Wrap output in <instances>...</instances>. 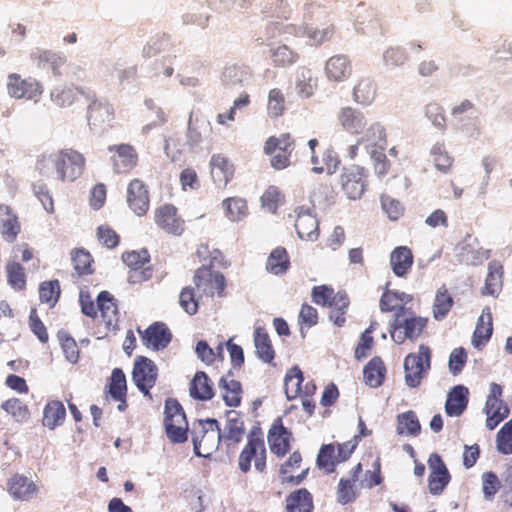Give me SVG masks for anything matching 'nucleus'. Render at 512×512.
I'll list each match as a JSON object with an SVG mask.
<instances>
[{
    "label": "nucleus",
    "mask_w": 512,
    "mask_h": 512,
    "mask_svg": "<svg viewBox=\"0 0 512 512\" xmlns=\"http://www.w3.org/2000/svg\"><path fill=\"white\" fill-rule=\"evenodd\" d=\"M386 374V367L380 357L372 358L364 367V382L372 387L377 388L382 385Z\"/></svg>",
    "instance_id": "obj_38"
},
{
    "label": "nucleus",
    "mask_w": 512,
    "mask_h": 512,
    "mask_svg": "<svg viewBox=\"0 0 512 512\" xmlns=\"http://www.w3.org/2000/svg\"><path fill=\"white\" fill-rule=\"evenodd\" d=\"M108 151L111 153L113 171L117 174H127L138 164V153L130 144L111 145Z\"/></svg>",
    "instance_id": "obj_15"
},
{
    "label": "nucleus",
    "mask_w": 512,
    "mask_h": 512,
    "mask_svg": "<svg viewBox=\"0 0 512 512\" xmlns=\"http://www.w3.org/2000/svg\"><path fill=\"white\" fill-rule=\"evenodd\" d=\"M274 66L287 67L297 62L299 55L287 45H280L270 50Z\"/></svg>",
    "instance_id": "obj_55"
},
{
    "label": "nucleus",
    "mask_w": 512,
    "mask_h": 512,
    "mask_svg": "<svg viewBox=\"0 0 512 512\" xmlns=\"http://www.w3.org/2000/svg\"><path fill=\"white\" fill-rule=\"evenodd\" d=\"M97 307L107 328L116 329L119 324V311L114 297L108 291H102L97 297Z\"/></svg>",
    "instance_id": "obj_22"
},
{
    "label": "nucleus",
    "mask_w": 512,
    "mask_h": 512,
    "mask_svg": "<svg viewBox=\"0 0 512 512\" xmlns=\"http://www.w3.org/2000/svg\"><path fill=\"white\" fill-rule=\"evenodd\" d=\"M189 391L191 397L196 400L206 401L214 396L213 383L203 371L196 372L190 383Z\"/></svg>",
    "instance_id": "obj_30"
},
{
    "label": "nucleus",
    "mask_w": 512,
    "mask_h": 512,
    "mask_svg": "<svg viewBox=\"0 0 512 512\" xmlns=\"http://www.w3.org/2000/svg\"><path fill=\"white\" fill-rule=\"evenodd\" d=\"M254 345L257 357L264 363H272L275 358V350L267 330L257 327L254 330Z\"/></svg>",
    "instance_id": "obj_29"
},
{
    "label": "nucleus",
    "mask_w": 512,
    "mask_h": 512,
    "mask_svg": "<svg viewBox=\"0 0 512 512\" xmlns=\"http://www.w3.org/2000/svg\"><path fill=\"white\" fill-rule=\"evenodd\" d=\"M302 462V455L299 451H294L289 458L280 466L279 474L281 482L300 484L307 476L309 469H304L299 475H292V472L298 469Z\"/></svg>",
    "instance_id": "obj_28"
},
{
    "label": "nucleus",
    "mask_w": 512,
    "mask_h": 512,
    "mask_svg": "<svg viewBox=\"0 0 512 512\" xmlns=\"http://www.w3.org/2000/svg\"><path fill=\"white\" fill-rule=\"evenodd\" d=\"M49 165L53 166L60 181L73 182L84 173L86 159L79 151L64 148L49 155H42L36 164L41 174L48 173Z\"/></svg>",
    "instance_id": "obj_1"
},
{
    "label": "nucleus",
    "mask_w": 512,
    "mask_h": 512,
    "mask_svg": "<svg viewBox=\"0 0 512 512\" xmlns=\"http://www.w3.org/2000/svg\"><path fill=\"white\" fill-rule=\"evenodd\" d=\"M1 407L18 422L26 421L30 417L27 405L18 398L6 400L2 403Z\"/></svg>",
    "instance_id": "obj_59"
},
{
    "label": "nucleus",
    "mask_w": 512,
    "mask_h": 512,
    "mask_svg": "<svg viewBox=\"0 0 512 512\" xmlns=\"http://www.w3.org/2000/svg\"><path fill=\"white\" fill-rule=\"evenodd\" d=\"M487 275L481 294L484 296L498 297L504 283V267L500 261L492 260L488 263Z\"/></svg>",
    "instance_id": "obj_20"
},
{
    "label": "nucleus",
    "mask_w": 512,
    "mask_h": 512,
    "mask_svg": "<svg viewBox=\"0 0 512 512\" xmlns=\"http://www.w3.org/2000/svg\"><path fill=\"white\" fill-rule=\"evenodd\" d=\"M410 301V295L404 292L386 290L381 296L379 306L382 312L395 311L396 313H400L402 311L409 310L405 308V304H407Z\"/></svg>",
    "instance_id": "obj_32"
},
{
    "label": "nucleus",
    "mask_w": 512,
    "mask_h": 512,
    "mask_svg": "<svg viewBox=\"0 0 512 512\" xmlns=\"http://www.w3.org/2000/svg\"><path fill=\"white\" fill-rule=\"evenodd\" d=\"M154 221L160 229L174 236H180L185 230V222L172 204L157 207L154 212Z\"/></svg>",
    "instance_id": "obj_16"
},
{
    "label": "nucleus",
    "mask_w": 512,
    "mask_h": 512,
    "mask_svg": "<svg viewBox=\"0 0 512 512\" xmlns=\"http://www.w3.org/2000/svg\"><path fill=\"white\" fill-rule=\"evenodd\" d=\"M304 34L309 38L312 45L319 46L330 41L335 34V27L332 23L326 24L323 28L306 27Z\"/></svg>",
    "instance_id": "obj_61"
},
{
    "label": "nucleus",
    "mask_w": 512,
    "mask_h": 512,
    "mask_svg": "<svg viewBox=\"0 0 512 512\" xmlns=\"http://www.w3.org/2000/svg\"><path fill=\"white\" fill-rule=\"evenodd\" d=\"M113 107L107 103L93 99L88 106V121L91 125L100 126L113 118Z\"/></svg>",
    "instance_id": "obj_39"
},
{
    "label": "nucleus",
    "mask_w": 512,
    "mask_h": 512,
    "mask_svg": "<svg viewBox=\"0 0 512 512\" xmlns=\"http://www.w3.org/2000/svg\"><path fill=\"white\" fill-rule=\"evenodd\" d=\"M252 463L259 473H265L267 470V450L260 428L250 430L247 436V442L239 454L238 466L241 472L248 473L251 470Z\"/></svg>",
    "instance_id": "obj_3"
},
{
    "label": "nucleus",
    "mask_w": 512,
    "mask_h": 512,
    "mask_svg": "<svg viewBox=\"0 0 512 512\" xmlns=\"http://www.w3.org/2000/svg\"><path fill=\"white\" fill-rule=\"evenodd\" d=\"M431 366V350L427 345L421 344L417 353H410L405 357V383L411 388L420 385Z\"/></svg>",
    "instance_id": "obj_8"
},
{
    "label": "nucleus",
    "mask_w": 512,
    "mask_h": 512,
    "mask_svg": "<svg viewBox=\"0 0 512 512\" xmlns=\"http://www.w3.org/2000/svg\"><path fill=\"white\" fill-rule=\"evenodd\" d=\"M222 440V434L217 420H213L208 428L207 435L202 439L200 450H194L195 454L202 457H208L213 451L217 450Z\"/></svg>",
    "instance_id": "obj_40"
},
{
    "label": "nucleus",
    "mask_w": 512,
    "mask_h": 512,
    "mask_svg": "<svg viewBox=\"0 0 512 512\" xmlns=\"http://www.w3.org/2000/svg\"><path fill=\"white\" fill-rule=\"evenodd\" d=\"M339 463H341V461L337 459L335 444L330 443L322 445L317 455L318 467L324 469L327 473H332Z\"/></svg>",
    "instance_id": "obj_47"
},
{
    "label": "nucleus",
    "mask_w": 512,
    "mask_h": 512,
    "mask_svg": "<svg viewBox=\"0 0 512 512\" xmlns=\"http://www.w3.org/2000/svg\"><path fill=\"white\" fill-rule=\"evenodd\" d=\"M427 318L416 316L410 309L395 313L391 324V338L397 344H403L407 339L416 340L427 326Z\"/></svg>",
    "instance_id": "obj_4"
},
{
    "label": "nucleus",
    "mask_w": 512,
    "mask_h": 512,
    "mask_svg": "<svg viewBox=\"0 0 512 512\" xmlns=\"http://www.w3.org/2000/svg\"><path fill=\"white\" fill-rule=\"evenodd\" d=\"M497 449L502 454L512 453V418L497 433Z\"/></svg>",
    "instance_id": "obj_64"
},
{
    "label": "nucleus",
    "mask_w": 512,
    "mask_h": 512,
    "mask_svg": "<svg viewBox=\"0 0 512 512\" xmlns=\"http://www.w3.org/2000/svg\"><path fill=\"white\" fill-rule=\"evenodd\" d=\"M267 440L271 453L278 458H283L290 451L293 435L284 426L281 417H277L272 422L268 430Z\"/></svg>",
    "instance_id": "obj_13"
},
{
    "label": "nucleus",
    "mask_w": 512,
    "mask_h": 512,
    "mask_svg": "<svg viewBox=\"0 0 512 512\" xmlns=\"http://www.w3.org/2000/svg\"><path fill=\"white\" fill-rule=\"evenodd\" d=\"M7 90L11 97L17 99L37 100L43 90L38 81L33 78L23 79L19 74H9L7 80Z\"/></svg>",
    "instance_id": "obj_17"
},
{
    "label": "nucleus",
    "mask_w": 512,
    "mask_h": 512,
    "mask_svg": "<svg viewBox=\"0 0 512 512\" xmlns=\"http://www.w3.org/2000/svg\"><path fill=\"white\" fill-rule=\"evenodd\" d=\"M368 177V170L362 166L345 167L340 175L341 189L349 199H360L367 189Z\"/></svg>",
    "instance_id": "obj_9"
},
{
    "label": "nucleus",
    "mask_w": 512,
    "mask_h": 512,
    "mask_svg": "<svg viewBox=\"0 0 512 512\" xmlns=\"http://www.w3.org/2000/svg\"><path fill=\"white\" fill-rule=\"evenodd\" d=\"M431 157L435 167L441 172H447L452 164L453 158L446 150L444 142H437L431 149Z\"/></svg>",
    "instance_id": "obj_57"
},
{
    "label": "nucleus",
    "mask_w": 512,
    "mask_h": 512,
    "mask_svg": "<svg viewBox=\"0 0 512 512\" xmlns=\"http://www.w3.org/2000/svg\"><path fill=\"white\" fill-rule=\"evenodd\" d=\"M74 270L78 276L90 275L93 273L94 262L91 254L83 248L75 249L71 253Z\"/></svg>",
    "instance_id": "obj_52"
},
{
    "label": "nucleus",
    "mask_w": 512,
    "mask_h": 512,
    "mask_svg": "<svg viewBox=\"0 0 512 512\" xmlns=\"http://www.w3.org/2000/svg\"><path fill=\"white\" fill-rule=\"evenodd\" d=\"M66 417V409L61 401L53 400L45 405L42 423L49 429L61 425Z\"/></svg>",
    "instance_id": "obj_41"
},
{
    "label": "nucleus",
    "mask_w": 512,
    "mask_h": 512,
    "mask_svg": "<svg viewBox=\"0 0 512 512\" xmlns=\"http://www.w3.org/2000/svg\"><path fill=\"white\" fill-rule=\"evenodd\" d=\"M290 257L287 250L278 246L271 251L266 261V270L273 275H283L290 268Z\"/></svg>",
    "instance_id": "obj_35"
},
{
    "label": "nucleus",
    "mask_w": 512,
    "mask_h": 512,
    "mask_svg": "<svg viewBox=\"0 0 512 512\" xmlns=\"http://www.w3.org/2000/svg\"><path fill=\"white\" fill-rule=\"evenodd\" d=\"M312 171L316 174H333L337 170L340 160L338 155L332 149H327L319 158L316 153L311 155Z\"/></svg>",
    "instance_id": "obj_34"
},
{
    "label": "nucleus",
    "mask_w": 512,
    "mask_h": 512,
    "mask_svg": "<svg viewBox=\"0 0 512 512\" xmlns=\"http://www.w3.org/2000/svg\"><path fill=\"white\" fill-rule=\"evenodd\" d=\"M421 425L413 411H407L397 416V433L400 435L416 436L420 433Z\"/></svg>",
    "instance_id": "obj_50"
},
{
    "label": "nucleus",
    "mask_w": 512,
    "mask_h": 512,
    "mask_svg": "<svg viewBox=\"0 0 512 512\" xmlns=\"http://www.w3.org/2000/svg\"><path fill=\"white\" fill-rule=\"evenodd\" d=\"M430 470L428 476V489L432 495H440L451 481V475L441 456L432 453L428 458Z\"/></svg>",
    "instance_id": "obj_14"
},
{
    "label": "nucleus",
    "mask_w": 512,
    "mask_h": 512,
    "mask_svg": "<svg viewBox=\"0 0 512 512\" xmlns=\"http://www.w3.org/2000/svg\"><path fill=\"white\" fill-rule=\"evenodd\" d=\"M164 426L168 438L174 443H183L188 439V423L185 412L179 402L168 399L165 402Z\"/></svg>",
    "instance_id": "obj_7"
},
{
    "label": "nucleus",
    "mask_w": 512,
    "mask_h": 512,
    "mask_svg": "<svg viewBox=\"0 0 512 512\" xmlns=\"http://www.w3.org/2000/svg\"><path fill=\"white\" fill-rule=\"evenodd\" d=\"M453 306V298L449 294L445 285L441 286L435 296L433 304V316L436 320H442L446 317Z\"/></svg>",
    "instance_id": "obj_49"
},
{
    "label": "nucleus",
    "mask_w": 512,
    "mask_h": 512,
    "mask_svg": "<svg viewBox=\"0 0 512 512\" xmlns=\"http://www.w3.org/2000/svg\"><path fill=\"white\" fill-rule=\"evenodd\" d=\"M108 393L114 400H123L127 397L126 376L122 369L114 368L108 384Z\"/></svg>",
    "instance_id": "obj_48"
},
{
    "label": "nucleus",
    "mask_w": 512,
    "mask_h": 512,
    "mask_svg": "<svg viewBox=\"0 0 512 512\" xmlns=\"http://www.w3.org/2000/svg\"><path fill=\"white\" fill-rule=\"evenodd\" d=\"M485 412L487 415L486 427L489 430L495 429L509 415V408L503 402H497L493 407L489 403H485Z\"/></svg>",
    "instance_id": "obj_53"
},
{
    "label": "nucleus",
    "mask_w": 512,
    "mask_h": 512,
    "mask_svg": "<svg viewBox=\"0 0 512 512\" xmlns=\"http://www.w3.org/2000/svg\"><path fill=\"white\" fill-rule=\"evenodd\" d=\"M285 111V97L282 91L278 88H273L269 91L267 113L271 118H278L283 115Z\"/></svg>",
    "instance_id": "obj_62"
},
{
    "label": "nucleus",
    "mask_w": 512,
    "mask_h": 512,
    "mask_svg": "<svg viewBox=\"0 0 512 512\" xmlns=\"http://www.w3.org/2000/svg\"><path fill=\"white\" fill-rule=\"evenodd\" d=\"M337 120L347 133L362 134V140L381 141L385 138L383 126L377 122L369 123L366 115L356 108H341L337 114Z\"/></svg>",
    "instance_id": "obj_2"
},
{
    "label": "nucleus",
    "mask_w": 512,
    "mask_h": 512,
    "mask_svg": "<svg viewBox=\"0 0 512 512\" xmlns=\"http://www.w3.org/2000/svg\"><path fill=\"white\" fill-rule=\"evenodd\" d=\"M219 389L224 403L229 407H238L242 401V385L235 380L231 373L224 375L219 380Z\"/></svg>",
    "instance_id": "obj_24"
},
{
    "label": "nucleus",
    "mask_w": 512,
    "mask_h": 512,
    "mask_svg": "<svg viewBox=\"0 0 512 512\" xmlns=\"http://www.w3.org/2000/svg\"><path fill=\"white\" fill-rule=\"evenodd\" d=\"M158 378V367L149 358L145 356H138L135 359L132 380L136 387L151 399L150 390L155 386Z\"/></svg>",
    "instance_id": "obj_10"
},
{
    "label": "nucleus",
    "mask_w": 512,
    "mask_h": 512,
    "mask_svg": "<svg viewBox=\"0 0 512 512\" xmlns=\"http://www.w3.org/2000/svg\"><path fill=\"white\" fill-rule=\"evenodd\" d=\"M245 434L244 422L238 418H229L225 425L224 434H222V439L226 441H232L234 443H239Z\"/></svg>",
    "instance_id": "obj_63"
},
{
    "label": "nucleus",
    "mask_w": 512,
    "mask_h": 512,
    "mask_svg": "<svg viewBox=\"0 0 512 512\" xmlns=\"http://www.w3.org/2000/svg\"><path fill=\"white\" fill-rule=\"evenodd\" d=\"M122 260L130 268L128 276L130 283H142L152 277V268L145 267L150 262V255L146 249L125 252L122 254Z\"/></svg>",
    "instance_id": "obj_11"
},
{
    "label": "nucleus",
    "mask_w": 512,
    "mask_h": 512,
    "mask_svg": "<svg viewBox=\"0 0 512 512\" xmlns=\"http://www.w3.org/2000/svg\"><path fill=\"white\" fill-rule=\"evenodd\" d=\"M126 201L128 207L138 216H144L150 207V195L147 185L140 179L131 180L127 186Z\"/></svg>",
    "instance_id": "obj_18"
},
{
    "label": "nucleus",
    "mask_w": 512,
    "mask_h": 512,
    "mask_svg": "<svg viewBox=\"0 0 512 512\" xmlns=\"http://www.w3.org/2000/svg\"><path fill=\"white\" fill-rule=\"evenodd\" d=\"M7 283L14 291H24L27 285L25 268L17 261L11 260L5 266Z\"/></svg>",
    "instance_id": "obj_42"
},
{
    "label": "nucleus",
    "mask_w": 512,
    "mask_h": 512,
    "mask_svg": "<svg viewBox=\"0 0 512 512\" xmlns=\"http://www.w3.org/2000/svg\"><path fill=\"white\" fill-rule=\"evenodd\" d=\"M226 217L231 221H240L248 214V206L245 199L240 197L226 198L222 202Z\"/></svg>",
    "instance_id": "obj_46"
},
{
    "label": "nucleus",
    "mask_w": 512,
    "mask_h": 512,
    "mask_svg": "<svg viewBox=\"0 0 512 512\" xmlns=\"http://www.w3.org/2000/svg\"><path fill=\"white\" fill-rule=\"evenodd\" d=\"M193 283L200 297H223L226 288L225 276L203 264L193 274Z\"/></svg>",
    "instance_id": "obj_6"
},
{
    "label": "nucleus",
    "mask_w": 512,
    "mask_h": 512,
    "mask_svg": "<svg viewBox=\"0 0 512 512\" xmlns=\"http://www.w3.org/2000/svg\"><path fill=\"white\" fill-rule=\"evenodd\" d=\"M468 388L463 385L454 386L448 393L445 412L450 417L460 416L468 405Z\"/></svg>",
    "instance_id": "obj_27"
},
{
    "label": "nucleus",
    "mask_w": 512,
    "mask_h": 512,
    "mask_svg": "<svg viewBox=\"0 0 512 512\" xmlns=\"http://www.w3.org/2000/svg\"><path fill=\"white\" fill-rule=\"evenodd\" d=\"M8 491L14 499L27 500L36 493V485L23 475L16 474L8 482Z\"/></svg>",
    "instance_id": "obj_33"
},
{
    "label": "nucleus",
    "mask_w": 512,
    "mask_h": 512,
    "mask_svg": "<svg viewBox=\"0 0 512 512\" xmlns=\"http://www.w3.org/2000/svg\"><path fill=\"white\" fill-rule=\"evenodd\" d=\"M21 232L18 216L9 205H0V234L9 243L14 242Z\"/></svg>",
    "instance_id": "obj_23"
},
{
    "label": "nucleus",
    "mask_w": 512,
    "mask_h": 512,
    "mask_svg": "<svg viewBox=\"0 0 512 512\" xmlns=\"http://www.w3.org/2000/svg\"><path fill=\"white\" fill-rule=\"evenodd\" d=\"M414 263L412 250L407 246H398L390 254V265L397 277H405Z\"/></svg>",
    "instance_id": "obj_26"
},
{
    "label": "nucleus",
    "mask_w": 512,
    "mask_h": 512,
    "mask_svg": "<svg viewBox=\"0 0 512 512\" xmlns=\"http://www.w3.org/2000/svg\"><path fill=\"white\" fill-rule=\"evenodd\" d=\"M83 93V90L78 87H63L52 91L51 99L57 106L67 107L75 102L79 94Z\"/></svg>",
    "instance_id": "obj_58"
},
{
    "label": "nucleus",
    "mask_w": 512,
    "mask_h": 512,
    "mask_svg": "<svg viewBox=\"0 0 512 512\" xmlns=\"http://www.w3.org/2000/svg\"><path fill=\"white\" fill-rule=\"evenodd\" d=\"M142 344L153 351L164 350L172 340V332L164 322H154L146 329L137 328Z\"/></svg>",
    "instance_id": "obj_12"
},
{
    "label": "nucleus",
    "mask_w": 512,
    "mask_h": 512,
    "mask_svg": "<svg viewBox=\"0 0 512 512\" xmlns=\"http://www.w3.org/2000/svg\"><path fill=\"white\" fill-rule=\"evenodd\" d=\"M248 67L237 63L227 65L222 72V83L226 87L242 85L248 76Z\"/></svg>",
    "instance_id": "obj_45"
},
{
    "label": "nucleus",
    "mask_w": 512,
    "mask_h": 512,
    "mask_svg": "<svg viewBox=\"0 0 512 512\" xmlns=\"http://www.w3.org/2000/svg\"><path fill=\"white\" fill-rule=\"evenodd\" d=\"M298 236L305 240H316L319 236L318 219L309 209L299 208L295 220Z\"/></svg>",
    "instance_id": "obj_21"
},
{
    "label": "nucleus",
    "mask_w": 512,
    "mask_h": 512,
    "mask_svg": "<svg viewBox=\"0 0 512 512\" xmlns=\"http://www.w3.org/2000/svg\"><path fill=\"white\" fill-rule=\"evenodd\" d=\"M196 255L200 261L208 262L206 265L211 269L215 266L227 267L229 265L224 254L219 249L211 248L208 243H201L197 247Z\"/></svg>",
    "instance_id": "obj_44"
},
{
    "label": "nucleus",
    "mask_w": 512,
    "mask_h": 512,
    "mask_svg": "<svg viewBox=\"0 0 512 512\" xmlns=\"http://www.w3.org/2000/svg\"><path fill=\"white\" fill-rule=\"evenodd\" d=\"M325 71L328 78L335 81H343L351 74V64L344 55H336L326 62Z\"/></svg>",
    "instance_id": "obj_36"
},
{
    "label": "nucleus",
    "mask_w": 512,
    "mask_h": 512,
    "mask_svg": "<svg viewBox=\"0 0 512 512\" xmlns=\"http://www.w3.org/2000/svg\"><path fill=\"white\" fill-rule=\"evenodd\" d=\"M60 284L57 279L44 281L39 287V297L42 303L54 306L60 297Z\"/></svg>",
    "instance_id": "obj_60"
},
{
    "label": "nucleus",
    "mask_w": 512,
    "mask_h": 512,
    "mask_svg": "<svg viewBox=\"0 0 512 512\" xmlns=\"http://www.w3.org/2000/svg\"><path fill=\"white\" fill-rule=\"evenodd\" d=\"M200 294L196 295L195 288L185 286L179 293V305L188 314L195 315L199 310Z\"/></svg>",
    "instance_id": "obj_56"
},
{
    "label": "nucleus",
    "mask_w": 512,
    "mask_h": 512,
    "mask_svg": "<svg viewBox=\"0 0 512 512\" xmlns=\"http://www.w3.org/2000/svg\"><path fill=\"white\" fill-rule=\"evenodd\" d=\"M376 91V85L373 80L369 78L361 79L354 87V100L361 104H369L375 99Z\"/></svg>",
    "instance_id": "obj_54"
},
{
    "label": "nucleus",
    "mask_w": 512,
    "mask_h": 512,
    "mask_svg": "<svg viewBox=\"0 0 512 512\" xmlns=\"http://www.w3.org/2000/svg\"><path fill=\"white\" fill-rule=\"evenodd\" d=\"M210 165L213 181L219 187L225 188L234 176L233 164L228 158L215 154L211 158Z\"/></svg>",
    "instance_id": "obj_25"
},
{
    "label": "nucleus",
    "mask_w": 512,
    "mask_h": 512,
    "mask_svg": "<svg viewBox=\"0 0 512 512\" xmlns=\"http://www.w3.org/2000/svg\"><path fill=\"white\" fill-rule=\"evenodd\" d=\"M295 139L290 133L270 136L264 143V154L271 156L270 164L276 170H283L291 165V156L295 150Z\"/></svg>",
    "instance_id": "obj_5"
},
{
    "label": "nucleus",
    "mask_w": 512,
    "mask_h": 512,
    "mask_svg": "<svg viewBox=\"0 0 512 512\" xmlns=\"http://www.w3.org/2000/svg\"><path fill=\"white\" fill-rule=\"evenodd\" d=\"M313 508L312 494L305 488L293 491L286 498L287 512H312Z\"/></svg>",
    "instance_id": "obj_31"
},
{
    "label": "nucleus",
    "mask_w": 512,
    "mask_h": 512,
    "mask_svg": "<svg viewBox=\"0 0 512 512\" xmlns=\"http://www.w3.org/2000/svg\"><path fill=\"white\" fill-rule=\"evenodd\" d=\"M487 322H484V316H480L478 319L476 328L473 333L472 343L476 348H480L485 345L492 336L493 326H492V317L489 312V308H487Z\"/></svg>",
    "instance_id": "obj_51"
},
{
    "label": "nucleus",
    "mask_w": 512,
    "mask_h": 512,
    "mask_svg": "<svg viewBox=\"0 0 512 512\" xmlns=\"http://www.w3.org/2000/svg\"><path fill=\"white\" fill-rule=\"evenodd\" d=\"M304 377L298 366L290 368L284 378L285 394L289 400L299 396H312L316 391V385L310 381L302 386Z\"/></svg>",
    "instance_id": "obj_19"
},
{
    "label": "nucleus",
    "mask_w": 512,
    "mask_h": 512,
    "mask_svg": "<svg viewBox=\"0 0 512 512\" xmlns=\"http://www.w3.org/2000/svg\"><path fill=\"white\" fill-rule=\"evenodd\" d=\"M211 131L210 123L203 117L194 116L193 113L189 116L187 138L190 145L194 146L199 144L203 136Z\"/></svg>",
    "instance_id": "obj_43"
},
{
    "label": "nucleus",
    "mask_w": 512,
    "mask_h": 512,
    "mask_svg": "<svg viewBox=\"0 0 512 512\" xmlns=\"http://www.w3.org/2000/svg\"><path fill=\"white\" fill-rule=\"evenodd\" d=\"M350 305L348 294L345 291L336 292L335 297L331 301L329 307V319L338 327L344 326L346 322V314Z\"/></svg>",
    "instance_id": "obj_37"
}]
</instances>
